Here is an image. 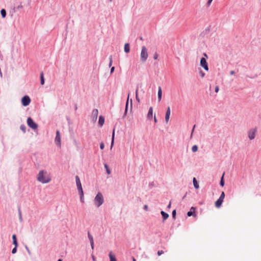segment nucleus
<instances>
[{
  "label": "nucleus",
  "instance_id": "nucleus-1",
  "mask_svg": "<svg viewBox=\"0 0 261 261\" xmlns=\"http://www.w3.org/2000/svg\"><path fill=\"white\" fill-rule=\"evenodd\" d=\"M37 179L42 184H47L51 181V178L46 171L40 170L37 176Z\"/></svg>",
  "mask_w": 261,
  "mask_h": 261
},
{
  "label": "nucleus",
  "instance_id": "nucleus-2",
  "mask_svg": "<svg viewBox=\"0 0 261 261\" xmlns=\"http://www.w3.org/2000/svg\"><path fill=\"white\" fill-rule=\"evenodd\" d=\"M75 180H76V184L77 190H78L79 194L80 195L81 201L82 202H84V192H83V190L82 189V186L81 182L80 181V178L77 175H76L75 176Z\"/></svg>",
  "mask_w": 261,
  "mask_h": 261
},
{
  "label": "nucleus",
  "instance_id": "nucleus-3",
  "mask_svg": "<svg viewBox=\"0 0 261 261\" xmlns=\"http://www.w3.org/2000/svg\"><path fill=\"white\" fill-rule=\"evenodd\" d=\"M94 203L96 206L99 207L104 202V199L102 194L98 192L94 198Z\"/></svg>",
  "mask_w": 261,
  "mask_h": 261
},
{
  "label": "nucleus",
  "instance_id": "nucleus-4",
  "mask_svg": "<svg viewBox=\"0 0 261 261\" xmlns=\"http://www.w3.org/2000/svg\"><path fill=\"white\" fill-rule=\"evenodd\" d=\"M141 60L143 62H145L146 61L148 58V52L147 49L145 46H143L142 47V50L141 52Z\"/></svg>",
  "mask_w": 261,
  "mask_h": 261
},
{
  "label": "nucleus",
  "instance_id": "nucleus-5",
  "mask_svg": "<svg viewBox=\"0 0 261 261\" xmlns=\"http://www.w3.org/2000/svg\"><path fill=\"white\" fill-rule=\"evenodd\" d=\"M27 124L30 127L33 129H36L38 127V125L34 122L33 120L31 117L28 118Z\"/></svg>",
  "mask_w": 261,
  "mask_h": 261
},
{
  "label": "nucleus",
  "instance_id": "nucleus-6",
  "mask_svg": "<svg viewBox=\"0 0 261 261\" xmlns=\"http://www.w3.org/2000/svg\"><path fill=\"white\" fill-rule=\"evenodd\" d=\"M31 102V99L30 97L28 95H25L23 96L21 98V103L22 106L26 107L30 105Z\"/></svg>",
  "mask_w": 261,
  "mask_h": 261
},
{
  "label": "nucleus",
  "instance_id": "nucleus-7",
  "mask_svg": "<svg viewBox=\"0 0 261 261\" xmlns=\"http://www.w3.org/2000/svg\"><path fill=\"white\" fill-rule=\"evenodd\" d=\"M257 132L256 128H252L250 129L248 132V137L250 140H253L255 138V134Z\"/></svg>",
  "mask_w": 261,
  "mask_h": 261
},
{
  "label": "nucleus",
  "instance_id": "nucleus-8",
  "mask_svg": "<svg viewBox=\"0 0 261 261\" xmlns=\"http://www.w3.org/2000/svg\"><path fill=\"white\" fill-rule=\"evenodd\" d=\"M200 66L202 67L206 71L208 70V67L206 59L204 58H202L200 60Z\"/></svg>",
  "mask_w": 261,
  "mask_h": 261
},
{
  "label": "nucleus",
  "instance_id": "nucleus-9",
  "mask_svg": "<svg viewBox=\"0 0 261 261\" xmlns=\"http://www.w3.org/2000/svg\"><path fill=\"white\" fill-rule=\"evenodd\" d=\"M55 142L58 146H61V136L59 130H57L56 132Z\"/></svg>",
  "mask_w": 261,
  "mask_h": 261
},
{
  "label": "nucleus",
  "instance_id": "nucleus-10",
  "mask_svg": "<svg viewBox=\"0 0 261 261\" xmlns=\"http://www.w3.org/2000/svg\"><path fill=\"white\" fill-rule=\"evenodd\" d=\"M170 113H171L170 112V108L169 107H168L167 108V111L166 113V115H165V121H166V123H168L169 121Z\"/></svg>",
  "mask_w": 261,
  "mask_h": 261
},
{
  "label": "nucleus",
  "instance_id": "nucleus-11",
  "mask_svg": "<svg viewBox=\"0 0 261 261\" xmlns=\"http://www.w3.org/2000/svg\"><path fill=\"white\" fill-rule=\"evenodd\" d=\"M147 117L149 120H151L152 119V117H153V108L152 107H150L148 112V114H147Z\"/></svg>",
  "mask_w": 261,
  "mask_h": 261
},
{
  "label": "nucleus",
  "instance_id": "nucleus-12",
  "mask_svg": "<svg viewBox=\"0 0 261 261\" xmlns=\"http://www.w3.org/2000/svg\"><path fill=\"white\" fill-rule=\"evenodd\" d=\"M88 238L90 241V244L91 246V248L92 249H94V241H93V237L92 236V235H91L90 234L89 232H88Z\"/></svg>",
  "mask_w": 261,
  "mask_h": 261
},
{
  "label": "nucleus",
  "instance_id": "nucleus-13",
  "mask_svg": "<svg viewBox=\"0 0 261 261\" xmlns=\"http://www.w3.org/2000/svg\"><path fill=\"white\" fill-rule=\"evenodd\" d=\"M110 261H117L115 257V255L112 252L110 251L109 254Z\"/></svg>",
  "mask_w": 261,
  "mask_h": 261
},
{
  "label": "nucleus",
  "instance_id": "nucleus-14",
  "mask_svg": "<svg viewBox=\"0 0 261 261\" xmlns=\"http://www.w3.org/2000/svg\"><path fill=\"white\" fill-rule=\"evenodd\" d=\"M162 96V91L161 87H159L158 88V101L160 102L161 100Z\"/></svg>",
  "mask_w": 261,
  "mask_h": 261
},
{
  "label": "nucleus",
  "instance_id": "nucleus-15",
  "mask_svg": "<svg viewBox=\"0 0 261 261\" xmlns=\"http://www.w3.org/2000/svg\"><path fill=\"white\" fill-rule=\"evenodd\" d=\"M223 201V200L222 199L219 198L215 202L216 207L217 208L220 207L222 204Z\"/></svg>",
  "mask_w": 261,
  "mask_h": 261
},
{
  "label": "nucleus",
  "instance_id": "nucleus-16",
  "mask_svg": "<svg viewBox=\"0 0 261 261\" xmlns=\"http://www.w3.org/2000/svg\"><path fill=\"white\" fill-rule=\"evenodd\" d=\"M195 213V208L194 207H192L190 209V211L188 212L187 215L190 217V216H191L193 215H194Z\"/></svg>",
  "mask_w": 261,
  "mask_h": 261
},
{
  "label": "nucleus",
  "instance_id": "nucleus-17",
  "mask_svg": "<svg viewBox=\"0 0 261 261\" xmlns=\"http://www.w3.org/2000/svg\"><path fill=\"white\" fill-rule=\"evenodd\" d=\"M105 122V118L102 116H100L99 117V121L98 123L100 125V126H102Z\"/></svg>",
  "mask_w": 261,
  "mask_h": 261
},
{
  "label": "nucleus",
  "instance_id": "nucleus-18",
  "mask_svg": "<svg viewBox=\"0 0 261 261\" xmlns=\"http://www.w3.org/2000/svg\"><path fill=\"white\" fill-rule=\"evenodd\" d=\"M124 51L126 53H128L130 51L129 44L128 43H125L124 47Z\"/></svg>",
  "mask_w": 261,
  "mask_h": 261
},
{
  "label": "nucleus",
  "instance_id": "nucleus-19",
  "mask_svg": "<svg viewBox=\"0 0 261 261\" xmlns=\"http://www.w3.org/2000/svg\"><path fill=\"white\" fill-rule=\"evenodd\" d=\"M161 214L163 217L164 221L166 220L169 217V215L167 213L164 212V211H161Z\"/></svg>",
  "mask_w": 261,
  "mask_h": 261
},
{
  "label": "nucleus",
  "instance_id": "nucleus-20",
  "mask_svg": "<svg viewBox=\"0 0 261 261\" xmlns=\"http://www.w3.org/2000/svg\"><path fill=\"white\" fill-rule=\"evenodd\" d=\"M12 239H13V244L16 246V247H17V242L16 239V236L15 234H13L12 236Z\"/></svg>",
  "mask_w": 261,
  "mask_h": 261
},
{
  "label": "nucleus",
  "instance_id": "nucleus-21",
  "mask_svg": "<svg viewBox=\"0 0 261 261\" xmlns=\"http://www.w3.org/2000/svg\"><path fill=\"white\" fill-rule=\"evenodd\" d=\"M193 185L195 189H197L199 188V185L195 177L193 178Z\"/></svg>",
  "mask_w": 261,
  "mask_h": 261
},
{
  "label": "nucleus",
  "instance_id": "nucleus-22",
  "mask_svg": "<svg viewBox=\"0 0 261 261\" xmlns=\"http://www.w3.org/2000/svg\"><path fill=\"white\" fill-rule=\"evenodd\" d=\"M129 97V94H128V96H127V101H126V106H125L124 115H126V113H127Z\"/></svg>",
  "mask_w": 261,
  "mask_h": 261
},
{
  "label": "nucleus",
  "instance_id": "nucleus-23",
  "mask_svg": "<svg viewBox=\"0 0 261 261\" xmlns=\"http://www.w3.org/2000/svg\"><path fill=\"white\" fill-rule=\"evenodd\" d=\"M98 114V111L97 109H94L92 112V114L95 117V119H97Z\"/></svg>",
  "mask_w": 261,
  "mask_h": 261
},
{
  "label": "nucleus",
  "instance_id": "nucleus-24",
  "mask_svg": "<svg viewBox=\"0 0 261 261\" xmlns=\"http://www.w3.org/2000/svg\"><path fill=\"white\" fill-rule=\"evenodd\" d=\"M114 135H115V130H113V134H112V142L111 144V148H112L113 145H114Z\"/></svg>",
  "mask_w": 261,
  "mask_h": 261
},
{
  "label": "nucleus",
  "instance_id": "nucleus-25",
  "mask_svg": "<svg viewBox=\"0 0 261 261\" xmlns=\"http://www.w3.org/2000/svg\"><path fill=\"white\" fill-rule=\"evenodd\" d=\"M1 13L3 18H5L6 16V11L5 9H3L1 11Z\"/></svg>",
  "mask_w": 261,
  "mask_h": 261
},
{
  "label": "nucleus",
  "instance_id": "nucleus-26",
  "mask_svg": "<svg viewBox=\"0 0 261 261\" xmlns=\"http://www.w3.org/2000/svg\"><path fill=\"white\" fill-rule=\"evenodd\" d=\"M41 84L43 85L44 84V79L43 76V73L42 72L40 75Z\"/></svg>",
  "mask_w": 261,
  "mask_h": 261
},
{
  "label": "nucleus",
  "instance_id": "nucleus-27",
  "mask_svg": "<svg viewBox=\"0 0 261 261\" xmlns=\"http://www.w3.org/2000/svg\"><path fill=\"white\" fill-rule=\"evenodd\" d=\"M192 150L194 152H196L198 150V147H197V146L196 145L193 146V147L192 148Z\"/></svg>",
  "mask_w": 261,
  "mask_h": 261
},
{
  "label": "nucleus",
  "instance_id": "nucleus-28",
  "mask_svg": "<svg viewBox=\"0 0 261 261\" xmlns=\"http://www.w3.org/2000/svg\"><path fill=\"white\" fill-rule=\"evenodd\" d=\"M224 173H223V175H222V177H221V181H220V185L222 186V187H223L224 185V180H223V176H224Z\"/></svg>",
  "mask_w": 261,
  "mask_h": 261
},
{
  "label": "nucleus",
  "instance_id": "nucleus-29",
  "mask_svg": "<svg viewBox=\"0 0 261 261\" xmlns=\"http://www.w3.org/2000/svg\"><path fill=\"white\" fill-rule=\"evenodd\" d=\"M105 168L106 169V170H107V172L108 174H110L111 173V171L109 169V167L107 165V164H105Z\"/></svg>",
  "mask_w": 261,
  "mask_h": 261
},
{
  "label": "nucleus",
  "instance_id": "nucleus-30",
  "mask_svg": "<svg viewBox=\"0 0 261 261\" xmlns=\"http://www.w3.org/2000/svg\"><path fill=\"white\" fill-rule=\"evenodd\" d=\"M20 128L23 131V133L25 132L26 127L24 125H21L20 127Z\"/></svg>",
  "mask_w": 261,
  "mask_h": 261
},
{
  "label": "nucleus",
  "instance_id": "nucleus-31",
  "mask_svg": "<svg viewBox=\"0 0 261 261\" xmlns=\"http://www.w3.org/2000/svg\"><path fill=\"white\" fill-rule=\"evenodd\" d=\"M136 99L139 102L140 101V100L138 98V89L137 88L136 90Z\"/></svg>",
  "mask_w": 261,
  "mask_h": 261
},
{
  "label": "nucleus",
  "instance_id": "nucleus-32",
  "mask_svg": "<svg viewBox=\"0 0 261 261\" xmlns=\"http://www.w3.org/2000/svg\"><path fill=\"white\" fill-rule=\"evenodd\" d=\"M224 198H225V194H224V192H222L221 193V194L219 198L224 200Z\"/></svg>",
  "mask_w": 261,
  "mask_h": 261
},
{
  "label": "nucleus",
  "instance_id": "nucleus-33",
  "mask_svg": "<svg viewBox=\"0 0 261 261\" xmlns=\"http://www.w3.org/2000/svg\"><path fill=\"white\" fill-rule=\"evenodd\" d=\"M16 251H17V247H16V246H15V247L12 250V253L13 254H14L16 252Z\"/></svg>",
  "mask_w": 261,
  "mask_h": 261
},
{
  "label": "nucleus",
  "instance_id": "nucleus-34",
  "mask_svg": "<svg viewBox=\"0 0 261 261\" xmlns=\"http://www.w3.org/2000/svg\"><path fill=\"white\" fill-rule=\"evenodd\" d=\"M105 147V145H104V143L101 142L100 144V148L101 149H103Z\"/></svg>",
  "mask_w": 261,
  "mask_h": 261
},
{
  "label": "nucleus",
  "instance_id": "nucleus-35",
  "mask_svg": "<svg viewBox=\"0 0 261 261\" xmlns=\"http://www.w3.org/2000/svg\"><path fill=\"white\" fill-rule=\"evenodd\" d=\"M164 251L163 250H160V251H158V255L159 256H160V255L164 254Z\"/></svg>",
  "mask_w": 261,
  "mask_h": 261
},
{
  "label": "nucleus",
  "instance_id": "nucleus-36",
  "mask_svg": "<svg viewBox=\"0 0 261 261\" xmlns=\"http://www.w3.org/2000/svg\"><path fill=\"white\" fill-rule=\"evenodd\" d=\"M172 216L173 218H175V215H176V211L175 210H174L173 212H172Z\"/></svg>",
  "mask_w": 261,
  "mask_h": 261
},
{
  "label": "nucleus",
  "instance_id": "nucleus-37",
  "mask_svg": "<svg viewBox=\"0 0 261 261\" xmlns=\"http://www.w3.org/2000/svg\"><path fill=\"white\" fill-rule=\"evenodd\" d=\"M219 90V87L217 86L215 87V91L216 93L218 92Z\"/></svg>",
  "mask_w": 261,
  "mask_h": 261
},
{
  "label": "nucleus",
  "instance_id": "nucleus-38",
  "mask_svg": "<svg viewBox=\"0 0 261 261\" xmlns=\"http://www.w3.org/2000/svg\"><path fill=\"white\" fill-rule=\"evenodd\" d=\"M200 75H201V76L202 77H203L204 76V75H205V73H203V72L201 71L200 72Z\"/></svg>",
  "mask_w": 261,
  "mask_h": 261
},
{
  "label": "nucleus",
  "instance_id": "nucleus-39",
  "mask_svg": "<svg viewBox=\"0 0 261 261\" xmlns=\"http://www.w3.org/2000/svg\"><path fill=\"white\" fill-rule=\"evenodd\" d=\"M114 69H115V67H112L111 69V73H113L114 72Z\"/></svg>",
  "mask_w": 261,
  "mask_h": 261
},
{
  "label": "nucleus",
  "instance_id": "nucleus-40",
  "mask_svg": "<svg viewBox=\"0 0 261 261\" xmlns=\"http://www.w3.org/2000/svg\"><path fill=\"white\" fill-rule=\"evenodd\" d=\"M112 59L111 58H110V63H109V66H111L112 65Z\"/></svg>",
  "mask_w": 261,
  "mask_h": 261
},
{
  "label": "nucleus",
  "instance_id": "nucleus-41",
  "mask_svg": "<svg viewBox=\"0 0 261 261\" xmlns=\"http://www.w3.org/2000/svg\"><path fill=\"white\" fill-rule=\"evenodd\" d=\"M212 1H213V0H208L207 2V5H210L211 4Z\"/></svg>",
  "mask_w": 261,
  "mask_h": 261
},
{
  "label": "nucleus",
  "instance_id": "nucleus-42",
  "mask_svg": "<svg viewBox=\"0 0 261 261\" xmlns=\"http://www.w3.org/2000/svg\"><path fill=\"white\" fill-rule=\"evenodd\" d=\"M144 210H145L147 211V209H148V206H147V205H145L144 206Z\"/></svg>",
  "mask_w": 261,
  "mask_h": 261
},
{
  "label": "nucleus",
  "instance_id": "nucleus-43",
  "mask_svg": "<svg viewBox=\"0 0 261 261\" xmlns=\"http://www.w3.org/2000/svg\"><path fill=\"white\" fill-rule=\"evenodd\" d=\"M154 122H155V123H156V122H157V119H156V116H154Z\"/></svg>",
  "mask_w": 261,
  "mask_h": 261
},
{
  "label": "nucleus",
  "instance_id": "nucleus-44",
  "mask_svg": "<svg viewBox=\"0 0 261 261\" xmlns=\"http://www.w3.org/2000/svg\"><path fill=\"white\" fill-rule=\"evenodd\" d=\"M234 73L235 72H234V71L233 70L231 71L230 72V74H231V75L234 74Z\"/></svg>",
  "mask_w": 261,
  "mask_h": 261
},
{
  "label": "nucleus",
  "instance_id": "nucleus-45",
  "mask_svg": "<svg viewBox=\"0 0 261 261\" xmlns=\"http://www.w3.org/2000/svg\"><path fill=\"white\" fill-rule=\"evenodd\" d=\"M157 58H158V55H155L154 56V59H157Z\"/></svg>",
  "mask_w": 261,
  "mask_h": 261
},
{
  "label": "nucleus",
  "instance_id": "nucleus-46",
  "mask_svg": "<svg viewBox=\"0 0 261 261\" xmlns=\"http://www.w3.org/2000/svg\"><path fill=\"white\" fill-rule=\"evenodd\" d=\"M203 55H204V57H205L206 58H207V55H206V53H204V54H203Z\"/></svg>",
  "mask_w": 261,
  "mask_h": 261
},
{
  "label": "nucleus",
  "instance_id": "nucleus-47",
  "mask_svg": "<svg viewBox=\"0 0 261 261\" xmlns=\"http://www.w3.org/2000/svg\"><path fill=\"white\" fill-rule=\"evenodd\" d=\"M133 261H136V259L134 257H133Z\"/></svg>",
  "mask_w": 261,
  "mask_h": 261
},
{
  "label": "nucleus",
  "instance_id": "nucleus-48",
  "mask_svg": "<svg viewBox=\"0 0 261 261\" xmlns=\"http://www.w3.org/2000/svg\"><path fill=\"white\" fill-rule=\"evenodd\" d=\"M170 206H171V203H170L168 205V207L169 208V207H170Z\"/></svg>",
  "mask_w": 261,
  "mask_h": 261
},
{
  "label": "nucleus",
  "instance_id": "nucleus-49",
  "mask_svg": "<svg viewBox=\"0 0 261 261\" xmlns=\"http://www.w3.org/2000/svg\"><path fill=\"white\" fill-rule=\"evenodd\" d=\"M195 127V125H194V127L193 128L192 132L194 131V128Z\"/></svg>",
  "mask_w": 261,
  "mask_h": 261
},
{
  "label": "nucleus",
  "instance_id": "nucleus-50",
  "mask_svg": "<svg viewBox=\"0 0 261 261\" xmlns=\"http://www.w3.org/2000/svg\"><path fill=\"white\" fill-rule=\"evenodd\" d=\"M93 260H95V258H94V256H93Z\"/></svg>",
  "mask_w": 261,
  "mask_h": 261
},
{
  "label": "nucleus",
  "instance_id": "nucleus-51",
  "mask_svg": "<svg viewBox=\"0 0 261 261\" xmlns=\"http://www.w3.org/2000/svg\"><path fill=\"white\" fill-rule=\"evenodd\" d=\"M58 261H62L61 259H59Z\"/></svg>",
  "mask_w": 261,
  "mask_h": 261
},
{
  "label": "nucleus",
  "instance_id": "nucleus-52",
  "mask_svg": "<svg viewBox=\"0 0 261 261\" xmlns=\"http://www.w3.org/2000/svg\"><path fill=\"white\" fill-rule=\"evenodd\" d=\"M110 1H112V0H110Z\"/></svg>",
  "mask_w": 261,
  "mask_h": 261
}]
</instances>
